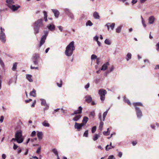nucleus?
I'll use <instances>...</instances> for the list:
<instances>
[{
    "label": "nucleus",
    "mask_w": 159,
    "mask_h": 159,
    "mask_svg": "<svg viewBox=\"0 0 159 159\" xmlns=\"http://www.w3.org/2000/svg\"><path fill=\"white\" fill-rule=\"evenodd\" d=\"M44 25L43 20V19H39L35 21L34 23L33 26L34 34H36L39 33L40 28L43 27Z\"/></svg>",
    "instance_id": "1"
},
{
    "label": "nucleus",
    "mask_w": 159,
    "mask_h": 159,
    "mask_svg": "<svg viewBox=\"0 0 159 159\" xmlns=\"http://www.w3.org/2000/svg\"><path fill=\"white\" fill-rule=\"evenodd\" d=\"M75 49V43L73 41L66 46L65 52V54L68 57H70L73 54V51Z\"/></svg>",
    "instance_id": "2"
},
{
    "label": "nucleus",
    "mask_w": 159,
    "mask_h": 159,
    "mask_svg": "<svg viewBox=\"0 0 159 159\" xmlns=\"http://www.w3.org/2000/svg\"><path fill=\"white\" fill-rule=\"evenodd\" d=\"M107 94V91L104 89H101L98 91V94L100 96V100L103 102L104 101L105 95Z\"/></svg>",
    "instance_id": "3"
},
{
    "label": "nucleus",
    "mask_w": 159,
    "mask_h": 159,
    "mask_svg": "<svg viewBox=\"0 0 159 159\" xmlns=\"http://www.w3.org/2000/svg\"><path fill=\"white\" fill-rule=\"evenodd\" d=\"M48 31L47 30L44 31V35L42 36L41 38V39L40 41L39 47H41L45 42V40L46 39V37L48 35Z\"/></svg>",
    "instance_id": "4"
},
{
    "label": "nucleus",
    "mask_w": 159,
    "mask_h": 159,
    "mask_svg": "<svg viewBox=\"0 0 159 159\" xmlns=\"http://www.w3.org/2000/svg\"><path fill=\"white\" fill-rule=\"evenodd\" d=\"M15 137L18 139L19 141H22V142L23 141V139L22 138V131L20 130L17 131L15 135Z\"/></svg>",
    "instance_id": "5"
},
{
    "label": "nucleus",
    "mask_w": 159,
    "mask_h": 159,
    "mask_svg": "<svg viewBox=\"0 0 159 159\" xmlns=\"http://www.w3.org/2000/svg\"><path fill=\"white\" fill-rule=\"evenodd\" d=\"M115 24L114 23H108L105 25V26L107 27L108 31H110V29L111 30H113L114 28Z\"/></svg>",
    "instance_id": "6"
},
{
    "label": "nucleus",
    "mask_w": 159,
    "mask_h": 159,
    "mask_svg": "<svg viewBox=\"0 0 159 159\" xmlns=\"http://www.w3.org/2000/svg\"><path fill=\"white\" fill-rule=\"evenodd\" d=\"M135 109L137 118H140L143 116L141 111L138 107H136Z\"/></svg>",
    "instance_id": "7"
},
{
    "label": "nucleus",
    "mask_w": 159,
    "mask_h": 159,
    "mask_svg": "<svg viewBox=\"0 0 159 159\" xmlns=\"http://www.w3.org/2000/svg\"><path fill=\"white\" fill-rule=\"evenodd\" d=\"M84 126V124L82 123H79L75 122L74 125V128L75 129H77L78 131H80L82 127Z\"/></svg>",
    "instance_id": "8"
},
{
    "label": "nucleus",
    "mask_w": 159,
    "mask_h": 159,
    "mask_svg": "<svg viewBox=\"0 0 159 159\" xmlns=\"http://www.w3.org/2000/svg\"><path fill=\"white\" fill-rule=\"evenodd\" d=\"M8 6L13 11H15L18 10L20 6L18 5H16V6L14 5H9Z\"/></svg>",
    "instance_id": "9"
},
{
    "label": "nucleus",
    "mask_w": 159,
    "mask_h": 159,
    "mask_svg": "<svg viewBox=\"0 0 159 159\" xmlns=\"http://www.w3.org/2000/svg\"><path fill=\"white\" fill-rule=\"evenodd\" d=\"M0 40L3 43L6 42V35L5 33H0Z\"/></svg>",
    "instance_id": "10"
},
{
    "label": "nucleus",
    "mask_w": 159,
    "mask_h": 159,
    "mask_svg": "<svg viewBox=\"0 0 159 159\" xmlns=\"http://www.w3.org/2000/svg\"><path fill=\"white\" fill-rule=\"evenodd\" d=\"M109 65V63L108 62H107L104 64L102 66L100 70H102L104 71L107 68L108 66Z\"/></svg>",
    "instance_id": "11"
},
{
    "label": "nucleus",
    "mask_w": 159,
    "mask_h": 159,
    "mask_svg": "<svg viewBox=\"0 0 159 159\" xmlns=\"http://www.w3.org/2000/svg\"><path fill=\"white\" fill-rule=\"evenodd\" d=\"M155 18L154 16H150L148 19V23L149 24H152L153 23Z\"/></svg>",
    "instance_id": "12"
},
{
    "label": "nucleus",
    "mask_w": 159,
    "mask_h": 159,
    "mask_svg": "<svg viewBox=\"0 0 159 159\" xmlns=\"http://www.w3.org/2000/svg\"><path fill=\"white\" fill-rule=\"evenodd\" d=\"M48 29L51 31H53L55 29V25L53 24H51L47 26Z\"/></svg>",
    "instance_id": "13"
},
{
    "label": "nucleus",
    "mask_w": 159,
    "mask_h": 159,
    "mask_svg": "<svg viewBox=\"0 0 159 159\" xmlns=\"http://www.w3.org/2000/svg\"><path fill=\"white\" fill-rule=\"evenodd\" d=\"M37 136L39 140H41L43 138V134L42 132L41 131H37Z\"/></svg>",
    "instance_id": "14"
},
{
    "label": "nucleus",
    "mask_w": 159,
    "mask_h": 159,
    "mask_svg": "<svg viewBox=\"0 0 159 159\" xmlns=\"http://www.w3.org/2000/svg\"><path fill=\"white\" fill-rule=\"evenodd\" d=\"M52 12L54 14L56 18H57L58 17V16L59 15V12L57 9H52Z\"/></svg>",
    "instance_id": "15"
},
{
    "label": "nucleus",
    "mask_w": 159,
    "mask_h": 159,
    "mask_svg": "<svg viewBox=\"0 0 159 159\" xmlns=\"http://www.w3.org/2000/svg\"><path fill=\"white\" fill-rule=\"evenodd\" d=\"M85 101L88 103L91 102L92 100V98L90 95H87L85 97Z\"/></svg>",
    "instance_id": "16"
},
{
    "label": "nucleus",
    "mask_w": 159,
    "mask_h": 159,
    "mask_svg": "<svg viewBox=\"0 0 159 159\" xmlns=\"http://www.w3.org/2000/svg\"><path fill=\"white\" fill-rule=\"evenodd\" d=\"M93 16L94 18L95 19H98L100 18V17L99 14L96 11H95L93 13Z\"/></svg>",
    "instance_id": "17"
},
{
    "label": "nucleus",
    "mask_w": 159,
    "mask_h": 159,
    "mask_svg": "<svg viewBox=\"0 0 159 159\" xmlns=\"http://www.w3.org/2000/svg\"><path fill=\"white\" fill-rule=\"evenodd\" d=\"M88 120L89 118L87 116L84 117L83 119L82 120V124H83L84 125H85L88 122Z\"/></svg>",
    "instance_id": "18"
},
{
    "label": "nucleus",
    "mask_w": 159,
    "mask_h": 159,
    "mask_svg": "<svg viewBox=\"0 0 159 159\" xmlns=\"http://www.w3.org/2000/svg\"><path fill=\"white\" fill-rule=\"evenodd\" d=\"M30 94L31 96L35 97L36 96V90L34 89H33L32 91L30 93Z\"/></svg>",
    "instance_id": "19"
},
{
    "label": "nucleus",
    "mask_w": 159,
    "mask_h": 159,
    "mask_svg": "<svg viewBox=\"0 0 159 159\" xmlns=\"http://www.w3.org/2000/svg\"><path fill=\"white\" fill-rule=\"evenodd\" d=\"M81 116L80 115L75 116L73 119V120L75 121H78L81 117Z\"/></svg>",
    "instance_id": "20"
},
{
    "label": "nucleus",
    "mask_w": 159,
    "mask_h": 159,
    "mask_svg": "<svg viewBox=\"0 0 159 159\" xmlns=\"http://www.w3.org/2000/svg\"><path fill=\"white\" fill-rule=\"evenodd\" d=\"M114 69V66H111L108 69L106 73L107 74H109Z\"/></svg>",
    "instance_id": "21"
},
{
    "label": "nucleus",
    "mask_w": 159,
    "mask_h": 159,
    "mask_svg": "<svg viewBox=\"0 0 159 159\" xmlns=\"http://www.w3.org/2000/svg\"><path fill=\"white\" fill-rule=\"evenodd\" d=\"M82 108L81 106H80L79 107L78 109L75 111V113L77 114H80L82 113Z\"/></svg>",
    "instance_id": "22"
},
{
    "label": "nucleus",
    "mask_w": 159,
    "mask_h": 159,
    "mask_svg": "<svg viewBox=\"0 0 159 159\" xmlns=\"http://www.w3.org/2000/svg\"><path fill=\"white\" fill-rule=\"evenodd\" d=\"M32 76L29 74H27L26 75V78L30 82H32L33 80L32 79Z\"/></svg>",
    "instance_id": "23"
},
{
    "label": "nucleus",
    "mask_w": 159,
    "mask_h": 159,
    "mask_svg": "<svg viewBox=\"0 0 159 159\" xmlns=\"http://www.w3.org/2000/svg\"><path fill=\"white\" fill-rule=\"evenodd\" d=\"M42 125L45 127H49L50 126L49 124L48 123V121L46 120H45L43 123Z\"/></svg>",
    "instance_id": "24"
},
{
    "label": "nucleus",
    "mask_w": 159,
    "mask_h": 159,
    "mask_svg": "<svg viewBox=\"0 0 159 159\" xmlns=\"http://www.w3.org/2000/svg\"><path fill=\"white\" fill-rule=\"evenodd\" d=\"M63 10L67 16L71 12L70 10L68 8H64L63 9Z\"/></svg>",
    "instance_id": "25"
},
{
    "label": "nucleus",
    "mask_w": 159,
    "mask_h": 159,
    "mask_svg": "<svg viewBox=\"0 0 159 159\" xmlns=\"http://www.w3.org/2000/svg\"><path fill=\"white\" fill-rule=\"evenodd\" d=\"M104 43L106 44L110 45L111 44V41L109 39H106L104 41Z\"/></svg>",
    "instance_id": "26"
},
{
    "label": "nucleus",
    "mask_w": 159,
    "mask_h": 159,
    "mask_svg": "<svg viewBox=\"0 0 159 159\" xmlns=\"http://www.w3.org/2000/svg\"><path fill=\"white\" fill-rule=\"evenodd\" d=\"M133 105L134 106L135 108H136V107H138L137 106H143L142 103L140 102H137L134 103H133Z\"/></svg>",
    "instance_id": "27"
},
{
    "label": "nucleus",
    "mask_w": 159,
    "mask_h": 159,
    "mask_svg": "<svg viewBox=\"0 0 159 159\" xmlns=\"http://www.w3.org/2000/svg\"><path fill=\"white\" fill-rule=\"evenodd\" d=\"M132 54L130 53H128L126 57V59L127 61H129L130 59L131 58Z\"/></svg>",
    "instance_id": "28"
},
{
    "label": "nucleus",
    "mask_w": 159,
    "mask_h": 159,
    "mask_svg": "<svg viewBox=\"0 0 159 159\" xmlns=\"http://www.w3.org/2000/svg\"><path fill=\"white\" fill-rule=\"evenodd\" d=\"M40 100L41 101V104L43 106H45V105L47 104L46 103V101L43 99H40Z\"/></svg>",
    "instance_id": "29"
},
{
    "label": "nucleus",
    "mask_w": 159,
    "mask_h": 159,
    "mask_svg": "<svg viewBox=\"0 0 159 159\" xmlns=\"http://www.w3.org/2000/svg\"><path fill=\"white\" fill-rule=\"evenodd\" d=\"M100 137V136L98 134H95L93 137V140L94 141H95L97 140Z\"/></svg>",
    "instance_id": "30"
},
{
    "label": "nucleus",
    "mask_w": 159,
    "mask_h": 159,
    "mask_svg": "<svg viewBox=\"0 0 159 159\" xmlns=\"http://www.w3.org/2000/svg\"><path fill=\"white\" fill-rule=\"evenodd\" d=\"M122 28V26H120L118 27L116 29V32L117 33H120L121 31Z\"/></svg>",
    "instance_id": "31"
},
{
    "label": "nucleus",
    "mask_w": 159,
    "mask_h": 159,
    "mask_svg": "<svg viewBox=\"0 0 159 159\" xmlns=\"http://www.w3.org/2000/svg\"><path fill=\"white\" fill-rule=\"evenodd\" d=\"M68 16L71 20H75V16L73 13L71 12L70 14Z\"/></svg>",
    "instance_id": "32"
},
{
    "label": "nucleus",
    "mask_w": 159,
    "mask_h": 159,
    "mask_svg": "<svg viewBox=\"0 0 159 159\" xmlns=\"http://www.w3.org/2000/svg\"><path fill=\"white\" fill-rule=\"evenodd\" d=\"M124 101L128 103L129 105H130L131 103L129 101V100L126 98L125 97H124Z\"/></svg>",
    "instance_id": "33"
},
{
    "label": "nucleus",
    "mask_w": 159,
    "mask_h": 159,
    "mask_svg": "<svg viewBox=\"0 0 159 159\" xmlns=\"http://www.w3.org/2000/svg\"><path fill=\"white\" fill-rule=\"evenodd\" d=\"M89 116L91 117L92 118H94L95 116V113L94 111H91L89 113Z\"/></svg>",
    "instance_id": "34"
},
{
    "label": "nucleus",
    "mask_w": 159,
    "mask_h": 159,
    "mask_svg": "<svg viewBox=\"0 0 159 159\" xmlns=\"http://www.w3.org/2000/svg\"><path fill=\"white\" fill-rule=\"evenodd\" d=\"M17 63L16 62H15L13 63V67L12 68V70L15 71L16 70L17 67Z\"/></svg>",
    "instance_id": "35"
},
{
    "label": "nucleus",
    "mask_w": 159,
    "mask_h": 159,
    "mask_svg": "<svg viewBox=\"0 0 159 159\" xmlns=\"http://www.w3.org/2000/svg\"><path fill=\"white\" fill-rule=\"evenodd\" d=\"M114 146H109V145H107L106 146V151H108L109 150L112 148H114Z\"/></svg>",
    "instance_id": "36"
},
{
    "label": "nucleus",
    "mask_w": 159,
    "mask_h": 159,
    "mask_svg": "<svg viewBox=\"0 0 159 159\" xmlns=\"http://www.w3.org/2000/svg\"><path fill=\"white\" fill-rule=\"evenodd\" d=\"M11 142L13 141H16L17 143H22V141H19L18 139H17L15 137V138H12L11 141Z\"/></svg>",
    "instance_id": "37"
},
{
    "label": "nucleus",
    "mask_w": 159,
    "mask_h": 159,
    "mask_svg": "<svg viewBox=\"0 0 159 159\" xmlns=\"http://www.w3.org/2000/svg\"><path fill=\"white\" fill-rule=\"evenodd\" d=\"M6 2L7 3V6L8 5H11V3H14L13 0H6Z\"/></svg>",
    "instance_id": "38"
},
{
    "label": "nucleus",
    "mask_w": 159,
    "mask_h": 159,
    "mask_svg": "<svg viewBox=\"0 0 159 159\" xmlns=\"http://www.w3.org/2000/svg\"><path fill=\"white\" fill-rule=\"evenodd\" d=\"M107 111H105V112H104L103 113V119H102V120L103 121H104V120H105V118H106V117L107 115Z\"/></svg>",
    "instance_id": "39"
},
{
    "label": "nucleus",
    "mask_w": 159,
    "mask_h": 159,
    "mask_svg": "<svg viewBox=\"0 0 159 159\" xmlns=\"http://www.w3.org/2000/svg\"><path fill=\"white\" fill-rule=\"evenodd\" d=\"M93 25V24L90 20H88L86 23V26H91Z\"/></svg>",
    "instance_id": "40"
},
{
    "label": "nucleus",
    "mask_w": 159,
    "mask_h": 159,
    "mask_svg": "<svg viewBox=\"0 0 159 159\" xmlns=\"http://www.w3.org/2000/svg\"><path fill=\"white\" fill-rule=\"evenodd\" d=\"M96 126H94L92 128L91 131L92 133H94L95 132L96 130Z\"/></svg>",
    "instance_id": "41"
},
{
    "label": "nucleus",
    "mask_w": 159,
    "mask_h": 159,
    "mask_svg": "<svg viewBox=\"0 0 159 159\" xmlns=\"http://www.w3.org/2000/svg\"><path fill=\"white\" fill-rule=\"evenodd\" d=\"M88 130H86L83 134V136L86 137H88Z\"/></svg>",
    "instance_id": "42"
},
{
    "label": "nucleus",
    "mask_w": 159,
    "mask_h": 159,
    "mask_svg": "<svg viewBox=\"0 0 159 159\" xmlns=\"http://www.w3.org/2000/svg\"><path fill=\"white\" fill-rule=\"evenodd\" d=\"M39 58V56L37 54L34 55L32 59L38 60Z\"/></svg>",
    "instance_id": "43"
},
{
    "label": "nucleus",
    "mask_w": 159,
    "mask_h": 159,
    "mask_svg": "<svg viewBox=\"0 0 159 159\" xmlns=\"http://www.w3.org/2000/svg\"><path fill=\"white\" fill-rule=\"evenodd\" d=\"M34 64L35 65H37L38 64V60L36 59H32Z\"/></svg>",
    "instance_id": "44"
},
{
    "label": "nucleus",
    "mask_w": 159,
    "mask_h": 159,
    "mask_svg": "<svg viewBox=\"0 0 159 159\" xmlns=\"http://www.w3.org/2000/svg\"><path fill=\"white\" fill-rule=\"evenodd\" d=\"M0 65L3 67L4 66V64L1 58H0Z\"/></svg>",
    "instance_id": "45"
},
{
    "label": "nucleus",
    "mask_w": 159,
    "mask_h": 159,
    "mask_svg": "<svg viewBox=\"0 0 159 159\" xmlns=\"http://www.w3.org/2000/svg\"><path fill=\"white\" fill-rule=\"evenodd\" d=\"M62 81L61 80H60V83H57V84L58 86L59 87H61L62 86Z\"/></svg>",
    "instance_id": "46"
},
{
    "label": "nucleus",
    "mask_w": 159,
    "mask_h": 159,
    "mask_svg": "<svg viewBox=\"0 0 159 159\" xmlns=\"http://www.w3.org/2000/svg\"><path fill=\"white\" fill-rule=\"evenodd\" d=\"M97 56L94 54H93L91 56V59L92 60H93V59H97Z\"/></svg>",
    "instance_id": "47"
},
{
    "label": "nucleus",
    "mask_w": 159,
    "mask_h": 159,
    "mask_svg": "<svg viewBox=\"0 0 159 159\" xmlns=\"http://www.w3.org/2000/svg\"><path fill=\"white\" fill-rule=\"evenodd\" d=\"M52 152L57 156L58 155L57 151L56 149H53L52 150Z\"/></svg>",
    "instance_id": "48"
},
{
    "label": "nucleus",
    "mask_w": 159,
    "mask_h": 159,
    "mask_svg": "<svg viewBox=\"0 0 159 159\" xmlns=\"http://www.w3.org/2000/svg\"><path fill=\"white\" fill-rule=\"evenodd\" d=\"M36 132L35 131H33L32 132L30 135V136L31 137H33L34 136L36 135Z\"/></svg>",
    "instance_id": "49"
},
{
    "label": "nucleus",
    "mask_w": 159,
    "mask_h": 159,
    "mask_svg": "<svg viewBox=\"0 0 159 159\" xmlns=\"http://www.w3.org/2000/svg\"><path fill=\"white\" fill-rule=\"evenodd\" d=\"M156 49L157 51H159V42L157 43L156 45Z\"/></svg>",
    "instance_id": "50"
},
{
    "label": "nucleus",
    "mask_w": 159,
    "mask_h": 159,
    "mask_svg": "<svg viewBox=\"0 0 159 159\" xmlns=\"http://www.w3.org/2000/svg\"><path fill=\"white\" fill-rule=\"evenodd\" d=\"M59 30H60V31L61 32H62L63 29V27H62L61 26H57Z\"/></svg>",
    "instance_id": "51"
},
{
    "label": "nucleus",
    "mask_w": 159,
    "mask_h": 159,
    "mask_svg": "<svg viewBox=\"0 0 159 159\" xmlns=\"http://www.w3.org/2000/svg\"><path fill=\"white\" fill-rule=\"evenodd\" d=\"M99 80H100L98 78H95V79L94 80V82L96 84H98V83H99Z\"/></svg>",
    "instance_id": "52"
},
{
    "label": "nucleus",
    "mask_w": 159,
    "mask_h": 159,
    "mask_svg": "<svg viewBox=\"0 0 159 159\" xmlns=\"http://www.w3.org/2000/svg\"><path fill=\"white\" fill-rule=\"evenodd\" d=\"M22 152V149L21 148H19L17 149V152L18 154H19Z\"/></svg>",
    "instance_id": "53"
},
{
    "label": "nucleus",
    "mask_w": 159,
    "mask_h": 159,
    "mask_svg": "<svg viewBox=\"0 0 159 159\" xmlns=\"http://www.w3.org/2000/svg\"><path fill=\"white\" fill-rule=\"evenodd\" d=\"M103 133L105 135H108L110 134L109 132H108V131H104Z\"/></svg>",
    "instance_id": "54"
},
{
    "label": "nucleus",
    "mask_w": 159,
    "mask_h": 159,
    "mask_svg": "<svg viewBox=\"0 0 159 159\" xmlns=\"http://www.w3.org/2000/svg\"><path fill=\"white\" fill-rule=\"evenodd\" d=\"M18 147V146L15 144V143H14L13 148L14 150H16L17 148Z\"/></svg>",
    "instance_id": "55"
},
{
    "label": "nucleus",
    "mask_w": 159,
    "mask_h": 159,
    "mask_svg": "<svg viewBox=\"0 0 159 159\" xmlns=\"http://www.w3.org/2000/svg\"><path fill=\"white\" fill-rule=\"evenodd\" d=\"M90 86V84L89 83H87L84 86V88L86 89H88L89 88Z\"/></svg>",
    "instance_id": "56"
},
{
    "label": "nucleus",
    "mask_w": 159,
    "mask_h": 159,
    "mask_svg": "<svg viewBox=\"0 0 159 159\" xmlns=\"http://www.w3.org/2000/svg\"><path fill=\"white\" fill-rule=\"evenodd\" d=\"M98 37L97 35L93 37V40L96 42L98 41Z\"/></svg>",
    "instance_id": "57"
},
{
    "label": "nucleus",
    "mask_w": 159,
    "mask_h": 159,
    "mask_svg": "<svg viewBox=\"0 0 159 159\" xmlns=\"http://www.w3.org/2000/svg\"><path fill=\"white\" fill-rule=\"evenodd\" d=\"M43 13L44 15V17H47L48 15L47 12L46 11H43Z\"/></svg>",
    "instance_id": "58"
},
{
    "label": "nucleus",
    "mask_w": 159,
    "mask_h": 159,
    "mask_svg": "<svg viewBox=\"0 0 159 159\" xmlns=\"http://www.w3.org/2000/svg\"><path fill=\"white\" fill-rule=\"evenodd\" d=\"M41 147H39L36 151V153H39L41 151Z\"/></svg>",
    "instance_id": "59"
},
{
    "label": "nucleus",
    "mask_w": 159,
    "mask_h": 159,
    "mask_svg": "<svg viewBox=\"0 0 159 159\" xmlns=\"http://www.w3.org/2000/svg\"><path fill=\"white\" fill-rule=\"evenodd\" d=\"M45 107L43 108V110L45 111V110H47L48 109L49 106L47 104L45 105Z\"/></svg>",
    "instance_id": "60"
},
{
    "label": "nucleus",
    "mask_w": 159,
    "mask_h": 159,
    "mask_svg": "<svg viewBox=\"0 0 159 159\" xmlns=\"http://www.w3.org/2000/svg\"><path fill=\"white\" fill-rule=\"evenodd\" d=\"M108 159H115V158L113 155H111L108 157Z\"/></svg>",
    "instance_id": "61"
},
{
    "label": "nucleus",
    "mask_w": 159,
    "mask_h": 159,
    "mask_svg": "<svg viewBox=\"0 0 159 159\" xmlns=\"http://www.w3.org/2000/svg\"><path fill=\"white\" fill-rule=\"evenodd\" d=\"M60 108H57L54 110V111L52 112V114H55L56 112H57L59 110H60Z\"/></svg>",
    "instance_id": "62"
},
{
    "label": "nucleus",
    "mask_w": 159,
    "mask_h": 159,
    "mask_svg": "<svg viewBox=\"0 0 159 159\" xmlns=\"http://www.w3.org/2000/svg\"><path fill=\"white\" fill-rule=\"evenodd\" d=\"M0 33H5L4 32V31L5 30L4 29H3L2 27H0Z\"/></svg>",
    "instance_id": "63"
},
{
    "label": "nucleus",
    "mask_w": 159,
    "mask_h": 159,
    "mask_svg": "<svg viewBox=\"0 0 159 159\" xmlns=\"http://www.w3.org/2000/svg\"><path fill=\"white\" fill-rule=\"evenodd\" d=\"M2 159H5L6 157V156L5 154H3L2 155Z\"/></svg>",
    "instance_id": "64"
}]
</instances>
